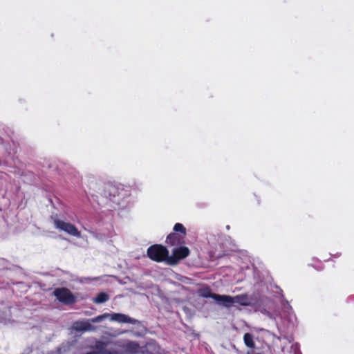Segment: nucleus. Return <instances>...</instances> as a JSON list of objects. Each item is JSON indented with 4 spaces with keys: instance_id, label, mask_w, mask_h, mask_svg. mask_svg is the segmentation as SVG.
<instances>
[{
    "instance_id": "20e7f679",
    "label": "nucleus",
    "mask_w": 354,
    "mask_h": 354,
    "mask_svg": "<svg viewBox=\"0 0 354 354\" xmlns=\"http://www.w3.org/2000/svg\"><path fill=\"white\" fill-rule=\"evenodd\" d=\"M55 226L59 229L60 230H63L68 234L80 237V232L77 230V229L72 224L69 223H66L60 220H55L54 221Z\"/></svg>"
},
{
    "instance_id": "0eeeda50",
    "label": "nucleus",
    "mask_w": 354,
    "mask_h": 354,
    "mask_svg": "<svg viewBox=\"0 0 354 354\" xmlns=\"http://www.w3.org/2000/svg\"><path fill=\"white\" fill-rule=\"evenodd\" d=\"M109 317L112 322H117L118 323H130L135 324L136 320L129 317V316L121 313H112L109 314Z\"/></svg>"
},
{
    "instance_id": "9b49d317",
    "label": "nucleus",
    "mask_w": 354,
    "mask_h": 354,
    "mask_svg": "<svg viewBox=\"0 0 354 354\" xmlns=\"http://www.w3.org/2000/svg\"><path fill=\"white\" fill-rule=\"evenodd\" d=\"M109 316V313H104L103 315L97 316V317H95L91 319H88V320L90 321L91 324L100 322L103 321L104 319L108 318Z\"/></svg>"
},
{
    "instance_id": "1a4fd4ad",
    "label": "nucleus",
    "mask_w": 354,
    "mask_h": 354,
    "mask_svg": "<svg viewBox=\"0 0 354 354\" xmlns=\"http://www.w3.org/2000/svg\"><path fill=\"white\" fill-rule=\"evenodd\" d=\"M109 295L105 292H100L97 296L93 299V301L96 304H102L109 299Z\"/></svg>"
},
{
    "instance_id": "423d86ee",
    "label": "nucleus",
    "mask_w": 354,
    "mask_h": 354,
    "mask_svg": "<svg viewBox=\"0 0 354 354\" xmlns=\"http://www.w3.org/2000/svg\"><path fill=\"white\" fill-rule=\"evenodd\" d=\"M72 328L76 331H90L95 328L91 324L89 320L77 321L73 323Z\"/></svg>"
},
{
    "instance_id": "9d476101",
    "label": "nucleus",
    "mask_w": 354,
    "mask_h": 354,
    "mask_svg": "<svg viewBox=\"0 0 354 354\" xmlns=\"http://www.w3.org/2000/svg\"><path fill=\"white\" fill-rule=\"evenodd\" d=\"M244 342L245 345L249 348H254L255 344L253 342L252 337L249 333H245L243 337Z\"/></svg>"
},
{
    "instance_id": "7ed1b4c3",
    "label": "nucleus",
    "mask_w": 354,
    "mask_h": 354,
    "mask_svg": "<svg viewBox=\"0 0 354 354\" xmlns=\"http://www.w3.org/2000/svg\"><path fill=\"white\" fill-rule=\"evenodd\" d=\"M54 295L57 299L65 304H72L75 302V296L66 288H57L54 291Z\"/></svg>"
},
{
    "instance_id": "f03ea898",
    "label": "nucleus",
    "mask_w": 354,
    "mask_h": 354,
    "mask_svg": "<svg viewBox=\"0 0 354 354\" xmlns=\"http://www.w3.org/2000/svg\"><path fill=\"white\" fill-rule=\"evenodd\" d=\"M189 254L187 247L182 246L174 249L172 255L167 259V263L170 265L176 264L179 260L185 259Z\"/></svg>"
},
{
    "instance_id": "39448f33",
    "label": "nucleus",
    "mask_w": 354,
    "mask_h": 354,
    "mask_svg": "<svg viewBox=\"0 0 354 354\" xmlns=\"http://www.w3.org/2000/svg\"><path fill=\"white\" fill-rule=\"evenodd\" d=\"M205 297H212L216 300L218 304L222 305L225 307L229 308L234 305L233 297L228 295H203Z\"/></svg>"
},
{
    "instance_id": "4468645a",
    "label": "nucleus",
    "mask_w": 354,
    "mask_h": 354,
    "mask_svg": "<svg viewBox=\"0 0 354 354\" xmlns=\"http://www.w3.org/2000/svg\"><path fill=\"white\" fill-rule=\"evenodd\" d=\"M207 294L212 295V294L210 293V292H209L208 290H204V291L201 290V292H200V295H201L202 297H204L203 295H207Z\"/></svg>"
},
{
    "instance_id": "6e6552de",
    "label": "nucleus",
    "mask_w": 354,
    "mask_h": 354,
    "mask_svg": "<svg viewBox=\"0 0 354 354\" xmlns=\"http://www.w3.org/2000/svg\"><path fill=\"white\" fill-rule=\"evenodd\" d=\"M234 304H239L242 306H248L250 304V299L245 295H237L233 297Z\"/></svg>"
},
{
    "instance_id": "ddd939ff",
    "label": "nucleus",
    "mask_w": 354,
    "mask_h": 354,
    "mask_svg": "<svg viewBox=\"0 0 354 354\" xmlns=\"http://www.w3.org/2000/svg\"><path fill=\"white\" fill-rule=\"evenodd\" d=\"M138 347V344L135 342H129L127 345V348L132 352H135Z\"/></svg>"
},
{
    "instance_id": "f8f14e48",
    "label": "nucleus",
    "mask_w": 354,
    "mask_h": 354,
    "mask_svg": "<svg viewBox=\"0 0 354 354\" xmlns=\"http://www.w3.org/2000/svg\"><path fill=\"white\" fill-rule=\"evenodd\" d=\"M174 230L176 231V232H183V234H185L186 232V230L185 228L184 227V226L180 224V223H176L175 224L174 227Z\"/></svg>"
},
{
    "instance_id": "f257e3e1",
    "label": "nucleus",
    "mask_w": 354,
    "mask_h": 354,
    "mask_svg": "<svg viewBox=\"0 0 354 354\" xmlns=\"http://www.w3.org/2000/svg\"><path fill=\"white\" fill-rule=\"evenodd\" d=\"M167 249L162 245H154L147 250L148 257L156 261H166L169 258Z\"/></svg>"
}]
</instances>
